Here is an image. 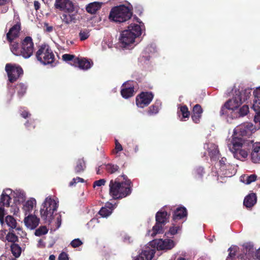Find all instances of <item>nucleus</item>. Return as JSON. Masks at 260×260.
<instances>
[{
	"label": "nucleus",
	"instance_id": "c03bdc74",
	"mask_svg": "<svg viewBox=\"0 0 260 260\" xmlns=\"http://www.w3.org/2000/svg\"><path fill=\"white\" fill-rule=\"evenodd\" d=\"M16 89L17 90L18 94L20 96H22L26 92V87L24 84L20 83L17 85Z\"/></svg>",
	"mask_w": 260,
	"mask_h": 260
},
{
	"label": "nucleus",
	"instance_id": "a211bd4d",
	"mask_svg": "<svg viewBox=\"0 0 260 260\" xmlns=\"http://www.w3.org/2000/svg\"><path fill=\"white\" fill-rule=\"evenodd\" d=\"M154 254V249H150L149 246H146L142 252L133 260H151Z\"/></svg>",
	"mask_w": 260,
	"mask_h": 260
},
{
	"label": "nucleus",
	"instance_id": "69168bd1",
	"mask_svg": "<svg viewBox=\"0 0 260 260\" xmlns=\"http://www.w3.org/2000/svg\"><path fill=\"white\" fill-rule=\"evenodd\" d=\"M28 113L27 111H24L23 112H22L21 113V116L26 118V117H27L28 116Z\"/></svg>",
	"mask_w": 260,
	"mask_h": 260
},
{
	"label": "nucleus",
	"instance_id": "aec40b11",
	"mask_svg": "<svg viewBox=\"0 0 260 260\" xmlns=\"http://www.w3.org/2000/svg\"><path fill=\"white\" fill-rule=\"evenodd\" d=\"M58 207V201L57 199L49 196L45 199L41 207L57 211Z\"/></svg>",
	"mask_w": 260,
	"mask_h": 260
},
{
	"label": "nucleus",
	"instance_id": "13d9d810",
	"mask_svg": "<svg viewBox=\"0 0 260 260\" xmlns=\"http://www.w3.org/2000/svg\"><path fill=\"white\" fill-rule=\"evenodd\" d=\"M195 173L198 175V177H199V178L201 177L204 173L203 168L199 167L195 170Z\"/></svg>",
	"mask_w": 260,
	"mask_h": 260
},
{
	"label": "nucleus",
	"instance_id": "423d86ee",
	"mask_svg": "<svg viewBox=\"0 0 260 260\" xmlns=\"http://www.w3.org/2000/svg\"><path fill=\"white\" fill-rule=\"evenodd\" d=\"M255 128L251 123H244L235 128L232 139H244V137H249L255 132Z\"/></svg>",
	"mask_w": 260,
	"mask_h": 260
},
{
	"label": "nucleus",
	"instance_id": "473e14b6",
	"mask_svg": "<svg viewBox=\"0 0 260 260\" xmlns=\"http://www.w3.org/2000/svg\"><path fill=\"white\" fill-rule=\"evenodd\" d=\"M102 4V3L96 2L90 3L86 6V11L90 14H94L101 8Z\"/></svg>",
	"mask_w": 260,
	"mask_h": 260
},
{
	"label": "nucleus",
	"instance_id": "f03ea898",
	"mask_svg": "<svg viewBox=\"0 0 260 260\" xmlns=\"http://www.w3.org/2000/svg\"><path fill=\"white\" fill-rule=\"evenodd\" d=\"M143 25L131 24L127 28L121 33L120 42L121 47L129 48L135 42V39L140 36L142 32Z\"/></svg>",
	"mask_w": 260,
	"mask_h": 260
},
{
	"label": "nucleus",
	"instance_id": "4c0bfd02",
	"mask_svg": "<svg viewBox=\"0 0 260 260\" xmlns=\"http://www.w3.org/2000/svg\"><path fill=\"white\" fill-rule=\"evenodd\" d=\"M161 103L159 101L156 102L154 105L150 106L148 111V114L149 115H152L156 114L158 112L159 108L160 107Z\"/></svg>",
	"mask_w": 260,
	"mask_h": 260
},
{
	"label": "nucleus",
	"instance_id": "cd10ccee",
	"mask_svg": "<svg viewBox=\"0 0 260 260\" xmlns=\"http://www.w3.org/2000/svg\"><path fill=\"white\" fill-rule=\"evenodd\" d=\"M12 197L14 198V203L15 204H20L25 201V194L21 190H16L13 191Z\"/></svg>",
	"mask_w": 260,
	"mask_h": 260
},
{
	"label": "nucleus",
	"instance_id": "a878e982",
	"mask_svg": "<svg viewBox=\"0 0 260 260\" xmlns=\"http://www.w3.org/2000/svg\"><path fill=\"white\" fill-rule=\"evenodd\" d=\"M128 83H125L122 86L121 90V95L125 99H127L134 95V86L128 85Z\"/></svg>",
	"mask_w": 260,
	"mask_h": 260
},
{
	"label": "nucleus",
	"instance_id": "4be33fe9",
	"mask_svg": "<svg viewBox=\"0 0 260 260\" xmlns=\"http://www.w3.org/2000/svg\"><path fill=\"white\" fill-rule=\"evenodd\" d=\"M251 159L253 163H260V142L253 144L251 153Z\"/></svg>",
	"mask_w": 260,
	"mask_h": 260
},
{
	"label": "nucleus",
	"instance_id": "f8f14e48",
	"mask_svg": "<svg viewBox=\"0 0 260 260\" xmlns=\"http://www.w3.org/2000/svg\"><path fill=\"white\" fill-rule=\"evenodd\" d=\"M254 99L252 109L255 111L254 121L260 125V87L256 88L253 91Z\"/></svg>",
	"mask_w": 260,
	"mask_h": 260
},
{
	"label": "nucleus",
	"instance_id": "bf43d9fd",
	"mask_svg": "<svg viewBox=\"0 0 260 260\" xmlns=\"http://www.w3.org/2000/svg\"><path fill=\"white\" fill-rule=\"evenodd\" d=\"M58 260H69L67 254L64 252L61 253L59 255Z\"/></svg>",
	"mask_w": 260,
	"mask_h": 260
},
{
	"label": "nucleus",
	"instance_id": "c756f323",
	"mask_svg": "<svg viewBox=\"0 0 260 260\" xmlns=\"http://www.w3.org/2000/svg\"><path fill=\"white\" fill-rule=\"evenodd\" d=\"M36 206V201L34 198H30L24 203L22 209L25 214L31 212L33 208Z\"/></svg>",
	"mask_w": 260,
	"mask_h": 260
},
{
	"label": "nucleus",
	"instance_id": "052dcab7",
	"mask_svg": "<svg viewBox=\"0 0 260 260\" xmlns=\"http://www.w3.org/2000/svg\"><path fill=\"white\" fill-rule=\"evenodd\" d=\"M16 230L18 231L17 234L19 235L21 237H23L26 236V233L22 231V229L20 228H16Z\"/></svg>",
	"mask_w": 260,
	"mask_h": 260
},
{
	"label": "nucleus",
	"instance_id": "9d476101",
	"mask_svg": "<svg viewBox=\"0 0 260 260\" xmlns=\"http://www.w3.org/2000/svg\"><path fill=\"white\" fill-rule=\"evenodd\" d=\"M21 50V56L24 58H29L34 51V44L32 39L30 37H25L22 41Z\"/></svg>",
	"mask_w": 260,
	"mask_h": 260
},
{
	"label": "nucleus",
	"instance_id": "7ed1b4c3",
	"mask_svg": "<svg viewBox=\"0 0 260 260\" xmlns=\"http://www.w3.org/2000/svg\"><path fill=\"white\" fill-rule=\"evenodd\" d=\"M132 6L128 4L127 6L120 5L113 7L109 14V19L117 22H123L128 20L132 16Z\"/></svg>",
	"mask_w": 260,
	"mask_h": 260
},
{
	"label": "nucleus",
	"instance_id": "49530a36",
	"mask_svg": "<svg viewBox=\"0 0 260 260\" xmlns=\"http://www.w3.org/2000/svg\"><path fill=\"white\" fill-rule=\"evenodd\" d=\"M106 170L110 173L113 174L116 172L118 169V167L112 164H107L106 166Z\"/></svg>",
	"mask_w": 260,
	"mask_h": 260
},
{
	"label": "nucleus",
	"instance_id": "680f3d73",
	"mask_svg": "<svg viewBox=\"0 0 260 260\" xmlns=\"http://www.w3.org/2000/svg\"><path fill=\"white\" fill-rule=\"evenodd\" d=\"M230 251V253L227 259H229L230 258L233 257L235 255V250L233 251V248L231 247L229 249Z\"/></svg>",
	"mask_w": 260,
	"mask_h": 260
},
{
	"label": "nucleus",
	"instance_id": "20e7f679",
	"mask_svg": "<svg viewBox=\"0 0 260 260\" xmlns=\"http://www.w3.org/2000/svg\"><path fill=\"white\" fill-rule=\"evenodd\" d=\"M245 139H238L235 138L228 143L229 149L235 158L243 160L247 157L248 151L245 147Z\"/></svg>",
	"mask_w": 260,
	"mask_h": 260
},
{
	"label": "nucleus",
	"instance_id": "6ab92c4d",
	"mask_svg": "<svg viewBox=\"0 0 260 260\" xmlns=\"http://www.w3.org/2000/svg\"><path fill=\"white\" fill-rule=\"evenodd\" d=\"M12 193L13 191L10 188L4 190L1 197L0 205L2 204L4 207H9Z\"/></svg>",
	"mask_w": 260,
	"mask_h": 260
},
{
	"label": "nucleus",
	"instance_id": "774afa93",
	"mask_svg": "<svg viewBox=\"0 0 260 260\" xmlns=\"http://www.w3.org/2000/svg\"><path fill=\"white\" fill-rule=\"evenodd\" d=\"M255 256L258 259L260 260V249L256 251L255 253Z\"/></svg>",
	"mask_w": 260,
	"mask_h": 260
},
{
	"label": "nucleus",
	"instance_id": "09e8293b",
	"mask_svg": "<svg viewBox=\"0 0 260 260\" xmlns=\"http://www.w3.org/2000/svg\"><path fill=\"white\" fill-rule=\"evenodd\" d=\"M7 240L11 242H15L17 241V237L12 233H9L6 236Z\"/></svg>",
	"mask_w": 260,
	"mask_h": 260
},
{
	"label": "nucleus",
	"instance_id": "37998d69",
	"mask_svg": "<svg viewBox=\"0 0 260 260\" xmlns=\"http://www.w3.org/2000/svg\"><path fill=\"white\" fill-rule=\"evenodd\" d=\"M85 167L84 161L83 159H79L77 162V165L75 167V171L76 173H80L83 171Z\"/></svg>",
	"mask_w": 260,
	"mask_h": 260
},
{
	"label": "nucleus",
	"instance_id": "864d4df0",
	"mask_svg": "<svg viewBox=\"0 0 260 260\" xmlns=\"http://www.w3.org/2000/svg\"><path fill=\"white\" fill-rule=\"evenodd\" d=\"M82 244V242L79 239H75L73 240L71 243L72 246L74 248L78 247Z\"/></svg>",
	"mask_w": 260,
	"mask_h": 260
},
{
	"label": "nucleus",
	"instance_id": "1a4fd4ad",
	"mask_svg": "<svg viewBox=\"0 0 260 260\" xmlns=\"http://www.w3.org/2000/svg\"><path fill=\"white\" fill-rule=\"evenodd\" d=\"M175 246V243L173 240L169 239H155L150 242L146 246H149L150 249H155L158 250H170L173 248Z\"/></svg>",
	"mask_w": 260,
	"mask_h": 260
},
{
	"label": "nucleus",
	"instance_id": "6e6d98bb",
	"mask_svg": "<svg viewBox=\"0 0 260 260\" xmlns=\"http://www.w3.org/2000/svg\"><path fill=\"white\" fill-rule=\"evenodd\" d=\"M4 207L2 204L0 205V221L2 224L4 222V217L6 214L5 210Z\"/></svg>",
	"mask_w": 260,
	"mask_h": 260
},
{
	"label": "nucleus",
	"instance_id": "3c124183",
	"mask_svg": "<svg viewBox=\"0 0 260 260\" xmlns=\"http://www.w3.org/2000/svg\"><path fill=\"white\" fill-rule=\"evenodd\" d=\"M84 179L80 177H77L73 178L72 180L70 182L69 185L70 186L75 185L78 182H83Z\"/></svg>",
	"mask_w": 260,
	"mask_h": 260
},
{
	"label": "nucleus",
	"instance_id": "393cba45",
	"mask_svg": "<svg viewBox=\"0 0 260 260\" xmlns=\"http://www.w3.org/2000/svg\"><path fill=\"white\" fill-rule=\"evenodd\" d=\"M115 207V205H113L111 203L107 202L105 206L101 209L99 213L103 217H107L111 214Z\"/></svg>",
	"mask_w": 260,
	"mask_h": 260
},
{
	"label": "nucleus",
	"instance_id": "79ce46f5",
	"mask_svg": "<svg viewBox=\"0 0 260 260\" xmlns=\"http://www.w3.org/2000/svg\"><path fill=\"white\" fill-rule=\"evenodd\" d=\"M62 21L66 24H69L75 19L73 15L70 14H63L61 16Z\"/></svg>",
	"mask_w": 260,
	"mask_h": 260
},
{
	"label": "nucleus",
	"instance_id": "ea45409f",
	"mask_svg": "<svg viewBox=\"0 0 260 260\" xmlns=\"http://www.w3.org/2000/svg\"><path fill=\"white\" fill-rule=\"evenodd\" d=\"M6 222L7 224L12 229L17 228L16 220L12 216L8 215L6 218Z\"/></svg>",
	"mask_w": 260,
	"mask_h": 260
},
{
	"label": "nucleus",
	"instance_id": "412c9836",
	"mask_svg": "<svg viewBox=\"0 0 260 260\" xmlns=\"http://www.w3.org/2000/svg\"><path fill=\"white\" fill-rule=\"evenodd\" d=\"M40 219L35 215H30L24 218L26 226L30 230L35 229L39 223Z\"/></svg>",
	"mask_w": 260,
	"mask_h": 260
},
{
	"label": "nucleus",
	"instance_id": "5fc2aeb1",
	"mask_svg": "<svg viewBox=\"0 0 260 260\" xmlns=\"http://www.w3.org/2000/svg\"><path fill=\"white\" fill-rule=\"evenodd\" d=\"M106 180L105 179H100L95 181L93 183V187L95 186H102L105 184Z\"/></svg>",
	"mask_w": 260,
	"mask_h": 260
},
{
	"label": "nucleus",
	"instance_id": "de8ad7c7",
	"mask_svg": "<svg viewBox=\"0 0 260 260\" xmlns=\"http://www.w3.org/2000/svg\"><path fill=\"white\" fill-rule=\"evenodd\" d=\"M48 230L45 226H41L37 229L35 232V235L37 236H41L47 234Z\"/></svg>",
	"mask_w": 260,
	"mask_h": 260
},
{
	"label": "nucleus",
	"instance_id": "e433bc0d",
	"mask_svg": "<svg viewBox=\"0 0 260 260\" xmlns=\"http://www.w3.org/2000/svg\"><path fill=\"white\" fill-rule=\"evenodd\" d=\"M10 49L12 52L15 55L21 56V48L19 47V44L16 42H11Z\"/></svg>",
	"mask_w": 260,
	"mask_h": 260
},
{
	"label": "nucleus",
	"instance_id": "f704fd0d",
	"mask_svg": "<svg viewBox=\"0 0 260 260\" xmlns=\"http://www.w3.org/2000/svg\"><path fill=\"white\" fill-rule=\"evenodd\" d=\"M257 176L255 174L250 175H244L241 176L240 181L246 184H249L256 181Z\"/></svg>",
	"mask_w": 260,
	"mask_h": 260
},
{
	"label": "nucleus",
	"instance_id": "ddd939ff",
	"mask_svg": "<svg viewBox=\"0 0 260 260\" xmlns=\"http://www.w3.org/2000/svg\"><path fill=\"white\" fill-rule=\"evenodd\" d=\"M5 70L11 82L16 81L23 73V70L20 67L11 64H7Z\"/></svg>",
	"mask_w": 260,
	"mask_h": 260
},
{
	"label": "nucleus",
	"instance_id": "5701e85b",
	"mask_svg": "<svg viewBox=\"0 0 260 260\" xmlns=\"http://www.w3.org/2000/svg\"><path fill=\"white\" fill-rule=\"evenodd\" d=\"M74 62L76 66H77L80 69L87 70L90 69L93 64L92 61L84 58H76L74 60Z\"/></svg>",
	"mask_w": 260,
	"mask_h": 260
},
{
	"label": "nucleus",
	"instance_id": "2f4dec72",
	"mask_svg": "<svg viewBox=\"0 0 260 260\" xmlns=\"http://www.w3.org/2000/svg\"><path fill=\"white\" fill-rule=\"evenodd\" d=\"M187 215V211L184 207H179L175 210L173 215V220L174 221L181 219Z\"/></svg>",
	"mask_w": 260,
	"mask_h": 260
},
{
	"label": "nucleus",
	"instance_id": "7c9ffc66",
	"mask_svg": "<svg viewBox=\"0 0 260 260\" xmlns=\"http://www.w3.org/2000/svg\"><path fill=\"white\" fill-rule=\"evenodd\" d=\"M256 202V197L254 193H250L247 196L244 200V205L247 208L252 207Z\"/></svg>",
	"mask_w": 260,
	"mask_h": 260
},
{
	"label": "nucleus",
	"instance_id": "bb28decb",
	"mask_svg": "<svg viewBox=\"0 0 260 260\" xmlns=\"http://www.w3.org/2000/svg\"><path fill=\"white\" fill-rule=\"evenodd\" d=\"M251 89L246 88L240 90H236L235 94L237 95L238 98L241 100V102L243 103L246 100L248 99L251 95Z\"/></svg>",
	"mask_w": 260,
	"mask_h": 260
},
{
	"label": "nucleus",
	"instance_id": "8fccbe9b",
	"mask_svg": "<svg viewBox=\"0 0 260 260\" xmlns=\"http://www.w3.org/2000/svg\"><path fill=\"white\" fill-rule=\"evenodd\" d=\"M18 204H15L12 205L10 207V212L13 213L15 215H17L19 212V208L18 207L17 205Z\"/></svg>",
	"mask_w": 260,
	"mask_h": 260
},
{
	"label": "nucleus",
	"instance_id": "a19ab883",
	"mask_svg": "<svg viewBox=\"0 0 260 260\" xmlns=\"http://www.w3.org/2000/svg\"><path fill=\"white\" fill-rule=\"evenodd\" d=\"M11 251L15 257H18L21 254V248L17 244H12L11 246Z\"/></svg>",
	"mask_w": 260,
	"mask_h": 260
},
{
	"label": "nucleus",
	"instance_id": "f3484780",
	"mask_svg": "<svg viewBox=\"0 0 260 260\" xmlns=\"http://www.w3.org/2000/svg\"><path fill=\"white\" fill-rule=\"evenodd\" d=\"M20 28V22L19 21H17L16 23L10 28L9 32L7 34V39L9 42H12L18 37Z\"/></svg>",
	"mask_w": 260,
	"mask_h": 260
},
{
	"label": "nucleus",
	"instance_id": "f257e3e1",
	"mask_svg": "<svg viewBox=\"0 0 260 260\" xmlns=\"http://www.w3.org/2000/svg\"><path fill=\"white\" fill-rule=\"evenodd\" d=\"M109 193L114 199H122L130 194L132 191L131 181L125 175H122L109 183Z\"/></svg>",
	"mask_w": 260,
	"mask_h": 260
},
{
	"label": "nucleus",
	"instance_id": "72a5a7b5",
	"mask_svg": "<svg viewBox=\"0 0 260 260\" xmlns=\"http://www.w3.org/2000/svg\"><path fill=\"white\" fill-rule=\"evenodd\" d=\"M249 112V107L247 105H244L235 112L232 116L234 118H237L238 117L244 116Z\"/></svg>",
	"mask_w": 260,
	"mask_h": 260
},
{
	"label": "nucleus",
	"instance_id": "a18cd8bd",
	"mask_svg": "<svg viewBox=\"0 0 260 260\" xmlns=\"http://www.w3.org/2000/svg\"><path fill=\"white\" fill-rule=\"evenodd\" d=\"M172 224L173 225L170 228L169 232L168 233V234H170L172 236L176 234L181 230V227L180 226H175L174 223Z\"/></svg>",
	"mask_w": 260,
	"mask_h": 260
},
{
	"label": "nucleus",
	"instance_id": "6e6552de",
	"mask_svg": "<svg viewBox=\"0 0 260 260\" xmlns=\"http://www.w3.org/2000/svg\"><path fill=\"white\" fill-rule=\"evenodd\" d=\"M56 211V210L41 207L40 214L42 218L45 220V222L50 223L54 221L56 228L58 229L61 225V219L59 214L55 213Z\"/></svg>",
	"mask_w": 260,
	"mask_h": 260
},
{
	"label": "nucleus",
	"instance_id": "dca6fc26",
	"mask_svg": "<svg viewBox=\"0 0 260 260\" xmlns=\"http://www.w3.org/2000/svg\"><path fill=\"white\" fill-rule=\"evenodd\" d=\"M238 96L235 94L234 96L231 99L227 101L224 104V107L234 114L238 108L240 107L242 104L241 100L238 98Z\"/></svg>",
	"mask_w": 260,
	"mask_h": 260
},
{
	"label": "nucleus",
	"instance_id": "4468645a",
	"mask_svg": "<svg viewBox=\"0 0 260 260\" xmlns=\"http://www.w3.org/2000/svg\"><path fill=\"white\" fill-rule=\"evenodd\" d=\"M153 98L151 92H143L137 96L136 105L138 107L143 108L150 103Z\"/></svg>",
	"mask_w": 260,
	"mask_h": 260
},
{
	"label": "nucleus",
	"instance_id": "603ef678",
	"mask_svg": "<svg viewBox=\"0 0 260 260\" xmlns=\"http://www.w3.org/2000/svg\"><path fill=\"white\" fill-rule=\"evenodd\" d=\"M62 59L66 61L73 60L76 58L73 55L65 54L62 56Z\"/></svg>",
	"mask_w": 260,
	"mask_h": 260
},
{
	"label": "nucleus",
	"instance_id": "0e129e2a",
	"mask_svg": "<svg viewBox=\"0 0 260 260\" xmlns=\"http://www.w3.org/2000/svg\"><path fill=\"white\" fill-rule=\"evenodd\" d=\"M45 244L42 240H40L38 242V246L39 247H44Z\"/></svg>",
	"mask_w": 260,
	"mask_h": 260
},
{
	"label": "nucleus",
	"instance_id": "c9c22d12",
	"mask_svg": "<svg viewBox=\"0 0 260 260\" xmlns=\"http://www.w3.org/2000/svg\"><path fill=\"white\" fill-rule=\"evenodd\" d=\"M90 35V29L87 28H81L79 32V38L80 41L87 40Z\"/></svg>",
	"mask_w": 260,
	"mask_h": 260
},
{
	"label": "nucleus",
	"instance_id": "b1692460",
	"mask_svg": "<svg viewBox=\"0 0 260 260\" xmlns=\"http://www.w3.org/2000/svg\"><path fill=\"white\" fill-rule=\"evenodd\" d=\"M204 148L208 150L211 159L219 158V151L216 145L211 143H206Z\"/></svg>",
	"mask_w": 260,
	"mask_h": 260
},
{
	"label": "nucleus",
	"instance_id": "c85d7f7f",
	"mask_svg": "<svg viewBox=\"0 0 260 260\" xmlns=\"http://www.w3.org/2000/svg\"><path fill=\"white\" fill-rule=\"evenodd\" d=\"M203 112L202 109L199 105H196L193 108V113L192 115V119L195 123H198L201 117Z\"/></svg>",
	"mask_w": 260,
	"mask_h": 260
},
{
	"label": "nucleus",
	"instance_id": "4d7b16f0",
	"mask_svg": "<svg viewBox=\"0 0 260 260\" xmlns=\"http://www.w3.org/2000/svg\"><path fill=\"white\" fill-rule=\"evenodd\" d=\"M115 151L116 152V153L119 152V151H121L123 149V148H122V145L118 142V140L115 139Z\"/></svg>",
	"mask_w": 260,
	"mask_h": 260
},
{
	"label": "nucleus",
	"instance_id": "0eeeda50",
	"mask_svg": "<svg viewBox=\"0 0 260 260\" xmlns=\"http://www.w3.org/2000/svg\"><path fill=\"white\" fill-rule=\"evenodd\" d=\"M168 218L167 213L166 211L158 212L156 214V223L153 226L152 230L148 231V235L154 237L157 234L162 233L164 231L162 225L168 221Z\"/></svg>",
	"mask_w": 260,
	"mask_h": 260
},
{
	"label": "nucleus",
	"instance_id": "e2e57ef3",
	"mask_svg": "<svg viewBox=\"0 0 260 260\" xmlns=\"http://www.w3.org/2000/svg\"><path fill=\"white\" fill-rule=\"evenodd\" d=\"M40 4L39 2L38 1L34 2V7L36 10H38L40 8Z\"/></svg>",
	"mask_w": 260,
	"mask_h": 260
},
{
	"label": "nucleus",
	"instance_id": "9b49d317",
	"mask_svg": "<svg viewBox=\"0 0 260 260\" xmlns=\"http://www.w3.org/2000/svg\"><path fill=\"white\" fill-rule=\"evenodd\" d=\"M218 164L219 169L217 172H219L220 175L226 177H230L235 174L236 171L233 166L230 164L226 162V158L222 157L219 160Z\"/></svg>",
	"mask_w": 260,
	"mask_h": 260
},
{
	"label": "nucleus",
	"instance_id": "39448f33",
	"mask_svg": "<svg viewBox=\"0 0 260 260\" xmlns=\"http://www.w3.org/2000/svg\"><path fill=\"white\" fill-rule=\"evenodd\" d=\"M38 61L43 64L52 63L54 60V55L49 46L47 45H41L36 53Z\"/></svg>",
	"mask_w": 260,
	"mask_h": 260
},
{
	"label": "nucleus",
	"instance_id": "2eb2a0df",
	"mask_svg": "<svg viewBox=\"0 0 260 260\" xmlns=\"http://www.w3.org/2000/svg\"><path fill=\"white\" fill-rule=\"evenodd\" d=\"M55 9L65 12L71 13L74 10V6L71 0H55L54 4Z\"/></svg>",
	"mask_w": 260,
	"mask_h": 260
},
{
	"label": "nucleus",
	"instance_id": "338daca9",
	"mask_svg": "<svg viewBox=\"0 0 260 260\" xmlns=\"http://www.w3.org/2000/svg\"><path fill=\"white\" fill-rule=\"evenodd\" d=\"M5 235H6V232L5 231H0V239L3 240L4 238Z\"/></svg>",
	"mask_w": 260,
	"mask_h": 260
},
{
	"label": "nucleus",
	"instance_id": "58836bf2",
	"mask_svg": "<svg viewBox=\"0 0 260 260\" xmlns=\"http://www.w3.org/2000/svg\"><path fill=\"white\" fill-rule=\"evenodd\" d=\"M178 114L179 117L180 116V114L182 115V117L180 118L181 120H183V118H188L189 116V112L186 106L180 107V110L178 112Z\"/></svg>",
	"mask_w": 260,
	"mask_h": 260
}]
</instances>
